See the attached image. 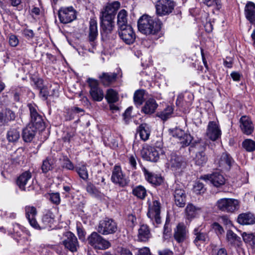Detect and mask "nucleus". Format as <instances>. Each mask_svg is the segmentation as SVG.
Here are the masks:
<instances>
[{
	"mask_svg": "<svg viewBox=\"0 0 255 255\" xmlns=\"http://www.w3.org/2000/svg\"><path fill=\"white\" fill-rule=\"evenodd\" d=\"M216 206L222 211L233 213L239 209L240 202L233 198H222L217 201Z\"/></svg>",
	"mask_w": 255,
	"mask_h": 255,
	"instance_id": "nucleus-3",
	"label": "nucleus"
},
{
	"mask_svg": "<svg viewBox=\"0 0 255 255\" xmlns=\"http://www.w3.org/2000/svg\"><path fill=\"white\" fill-rule=\"evenodd\" d=\"M128 12L125 9L121 10L117 15V25L119 29L130 26L128 24Z\"/></svg>",
	"mask_w": 255,
	"mask_h": 255,
	"instance_id": "nucleus-33",
	"label": "nucleus"
},
{
	"mask_svg": "<svg viewBox=\"0 0 255 255\" xmlns=\"http://www.w3.org/2000/svg\"><path fill=\"white\" fill-rule=\"evenodd\" d=\"M204 179L210 181L213 185L217 187H220L224 185L225 182V179L224 176L219 173H214L211 175H205Z\"/></svg>",
	"mask_w": 255,
	"mask_h": 255,
	"instance_id": "nucleus-24",
	"label": "nucleus"
},
{
	"mask_svg": "<svg viewBox=\"0 0 255 255\" xmlns=\"http://www.w3.org/2000/svg\"><path fill=\"white\" fill-rule=\"evenodd\" d=\"M63 237L62 243L65 248L72 252H76L79 248V243L76 236L71 232H66L64 233Z\"/></svg>",
	"mask_w": 255,
	"mask_h": 255,
	"instance_id": "nucleus-10",
	"label": "nucleus"
},
{
	"mask_svg": "<svg viewBox=\"0 0 255 255\" xmlns=\"http://www.w3.org/2000/svg\"><path fill=\"white\" fill-rule=\"evenodd\" d=\"M105 98L108 103H116L119 100L118 93L113 89L107 91Z\"/></svg>",
	"mask_w": 255,
	"mask_h": 255,
	"instance_id": "nucleus-42",
	"label": "nucleus"
},
{
	"mask_svg": "<svg viewBox=\"0 0 255 255\" xmlns=\"http://www.w3.org/2000/svg\"><path fill=\"white\" fill-rule=\"evenodd\" d=\"M159 144L158 149L155 147H150L143 150L142 152L143 157L147 161L152 162H156L160 155L164 153V151L162 148V143L161 142H158Z\"/></svg>",
	"mask_w": 255,
	"mask_h": 255,
	"instance_id": "nucleus-6",
	"label": "nucleus"
},
{
	"mask_svg": "<svg viewBox=\"0 0 255 255\" xmlns=\"http://www.w3.org/2000/svg\"><path fill=\"white\" fill-rule=\"evenodd\" d=\"M173 111V108L171 106H168L163 111L158 113L157 116L163 121H166L171 116Z\"/></svg>",
	"mask_w": 255,
	"mask_h": 255,
	"instance_id": "nucleus-44",
	"label": "nucleus"
},
{
	"mask_svg": "<svg viewBox=\"0 0 255 255\" xmlns=\"http://www.w3.org/2000/svg\"><path fill=\"white\" fill-rule=\"evenodd\" d=\"M244 241L246 243L252 242L253 245L255 247V234H247L245 232L242 234Z\"/></svg>",
	"mask_w": 255,
	"mask_h": 255,
	"instance_id": "nucleus-51",
	"label": "nucleus"
},
{
	"mask_svg": "<svg viewBox=\"0 0 255 255\" xmlns=\"http://www.w3.org/2000/svg\"><path fill=\"white\" fill-rule=\"evenodd\" d=\"M138 240L140 242H146L151 237V234L148 227L146 225H142L138 229Z\"/></svg>",
	"mask_w": 255,
	"mask_h": 255,
	"instance_id": "nucleus-31",
	"label": "nucleus"
},
{
	"mask_svg": "<svg viewBox=\"0 0 255 255\" xmlns=\"http://www.w3.org/2000/svg\"><path fill=\"white\" fill-rule=\"evenodd\" d=\"M194 192L197 194H201L204 193L206 191V188L202 183L197 182L194 186Z\"/></svg>",
	"mask_w": 255,
	"mask_h": 255,
	"instance_id": "nucleus-52",
	"label": "nucleus"
},
{
	"mask_svg": "<svg viewBox=\"0 0 255 255\" xmlns=\"http://www.w3.org/2000/svg\"><path fill=\"white\" fill-rule=\"evenodd\" d=\"M169 164L171 169L176 172H181L186 165V163L183 157L173 153L170 155Z\"/></svg>",
	"mask_w": 255,
	"mask_h": 255,
	"instance_id": "nucleus-13",
	"label": "nucleus"
},
{
	"mask_svg": "<svg viewBox=\"0 0 255 255\" xmlns=\"http://www.w3.org/2000/svg\"><path fill=\"white\" fill-rule=\"evenodd\" d=\"M129 162L133 169H135L136 167V161L135 157L133 155H131L129 158Z\"/></svg>",
	"mask_w": 255,
	"mask_h": 255,
	"instance_id": "nucleus-64",
	"label": "nucleus"
},
{
	"mask_svg": "<svg viewBox=\"0 0 255 255\" xmlns=\"http://www.w3.org/2000/svg\"><path fill=\"white\" fill-rule=\"evenodd\" d=\"M118 230L117 224L112 219L105 218L99 222L97 228L98 232L103 235L113 234Z\"/></svg>",
	"mask_w": 255,
	"mask_h": 255,
	"instance_id": "nucleus-4",
	"label": "nucleus"
},
{
	"mask_svg": "<svg viewBox=\"0 0 255 255\" xmlns=\"http://www.w3.org/2000/svg\"><path fill=\"white\" fill-rule=\"evenodd\" d=\"M88 38L90 42L94 41L98 36L97 22L94 19H91L89 22Z\"/></svg>",
	"mask_w": 255,
	"mask_h": 255,
	"instance_id": "nucleus-30",
	"label": "nucleus"
},
{
	"mask_svg": "<svg viewBox=\"0 0 255 255\" xmlns=\"http://www.w3.org/2000/svg\"><path fill=\"white\" fill-rule=\"evenodd\" d=\"M137 132L139 133L140 138L145 141L149 138L150 130L147 124H142L137 128Z\"/></svg>",
	"mask_w": 255,
	"mask_h": 255,
	"instance_id": "nucleus-34",
	"label": "nucleus"
},
{
	"mask_svg": "<svg viewBox=\"0 0 255 255\" xmlns=\"http://www.w3.org/2000/svg\"><path fill=\"white\" fill-rule=\"evenodd\" d=\"M28 220L30 225L34 229L39 230H41L42 229V227H40L39 224H38L37 222L35 219V217L28 219Z\"/></svg>",
	"mask_w": 255,
	"mask_h": 255,
	"instance_id": "nucleus-59",
	"label": "nucleus"
},
{
	"mask_svg": "<svg viewBox=\"0 0 255 255\" xmlns=\"http://www.w3.org/2000/svg\"><path fill=\"white\" fill-rule=\"evenodd\" d=\"M20 129L18 127H12L6 133V139L9 142L14 143L18 141L20 137Z\"/></svg>",
	"mask_w": 255,
	"mask_h": 255,
	"instance_id": "nucleus-25",
	"label": "nucleus"
},
{
	"mask_svg": "<svg viewBox=\"0 0 255 255\" xmlns=\"http://www.w3.org/2000/svg\"><path fill=\"white\" fill-rule=\"evenodd\" d=\"M23 34L25 37H27L28 38H32L34 36V32L33 30L31 29H24L23 31Z\"/></svg>",
	"mask_w": 255,
	"mask_h": 255,
	"instance_id": "nucleus-61",
	"label": "nucleus"
},
{
	"mask_svg": "<svg viewBox=\"0 0 255 255\" xmlns=\"http://www.w3.org/2000/svg\"><path fill=\"white\" fill-rule=\"evenodd\" d=\"M213 229L218 235H221L224 233V229L218 223L215 222L212 225Z\"/></svg>",
	"mask_w": 255,
	"mask_h": 255,
	"instance_id": "nucleus-53",
	"label": "nucleus"
},
{
	"mask_svg": "<svg viewBox=\"0 0 255 255\" xmlns=\"http://www.w3.org/2000/svg\"><path fill=\"white\" fill-rule=\"evenodd\" d=\"M227 238L231 244L237 245L240 246L241 241L240 237L237 236L232 231H228L227 233Z\"/></svg>",
	"mask_w": 255,
	"mask_h": 255,
	"instance_id": "nucleus-41",
	"label": "nucleus"
},
{
	"mask_svg": "<svg viewBox=\"0 0 255 255\" xmlns=\"http://www.w3.org/2000/svg\"><path fill=\"white\" fill-rule=\"evenodd\" d=\"M174 2L171 0H158L155 4L156 13L158 16L169 14L174 9Z\"/></svg>",
	"mask_w": 255,
	"mask_h": 255,
	"instance_id": "nucleus-5",
	"label": "nucleus"
},
{
	"mask_svg": "<svg viewBox=\"0 0 255 255\" xmlns=\"http://www.w3.org/2000/svg\"><path fill=\"white\" fill-rule=\"evenodd\" d=\"M194 235V243L196 246H199L200 243L205 242L208 239L207 234L202 232L199 228H195L193 231Z\"/></svg>",
	"mask_w": 255,
	"mask_h": 255,
	"instance_id": "nucleus-29",
	"label": "nucleus"
},
{
	"mask_svg": "<svg viewBox=\"0 0 255 255\" xmlns=\"http://www.w3.org/2000/svg\"><path fill=\"white\" fill-rule=\"evenodd\" d=\"M243 147L248 151H253L255 150V142L251 139H246L243 142Z\"/></svg>",
	"mask_w": 255,
	"mask_h": 255,
	"instance_id": "nucleus-49",
	"label": "nucleus"
},
{
	"mask_svg": "<svg viewBox=\"0 0 255 255\" xmlns=\"http://www.w3.org/2000/svg\"><path fill=\"white\" fill-rule=\"evenodd\" d=\"M157 107L156 101L153 99H150L145 102L141 111L145 114H151L154 112Z\"/></svg>",
	"mask_w": 255,
	"mask_h": 255,
	"instance_id": "nucleus-36",
	"label": "nucleus"
},
{
	"mask_svg": "<svg viewBox=\"0 0 255 255\" xmlns=\"http://www.w3.org/2000/svg\"><path fill=\"white\" fill-rule=\"evenodd\" d=\"M173 195L176 205L179 207H183L186 203V196L182 186L176 184Z\"/></svg>",
	"mask_w": 255,
	"mask_h": 255,
	"instance_id": "nucleus-17",
	"label": "nucleus"
},
{
	"mask_svg": "<svg viewBox=\"0 0 255 255\" xmlns=\"http://www.w3.org/2000/svg\"><path fill=\"white\" fill-rule=\"evenodd\" d=\"M8 41L9 45L12 47L16 46L19 43L18 39L15 35H9Z\"/></svg>",
	"mask_w": 255,
	"mask_h": 255,
	"instance_id": "nucleus-56",
	"label": "nucleus"
},
{
	"mask_svg": "<svg viewBox=\"0 0 255 255\" xmlns=\"http://www.w3.org/2000/svg\"><path fill=\"white\" fill-rule=\"evenodd\" d=\"M101 237L102 236L98 233L93 232L88 238V243L94 248L95 246H96L97 243L100 241Z\"/></svg>",
	"mask_w": 255,
	"mask_h": 255,
	"instance_id": "nucleus-46",
	"label": "nucleus"
},
{
	"mask_svg": "<svg viewBox=\"0 0 255 255\" xmlns=\"http://www.w3.org/2000/svg\"><path fill=\"white\" fill-rule=\"evenodd\" d=\"M161 25L162 22L159 19H153L146 14L141 16L137 22L138 30L146 35L155 34L160 30Z\"/></svg>",
	"mask_w": 255,
	"mask_h": 255,
	"instance_id": "nucleus-2",
	"label": "nucleus"
},
{
	"mask_svg": "<svg viewBox=\"0 0 255 255\" xmlns=\"http://www.w3.org/2000/svg\"><path fill=\"white\" fill-rule=\"evenodd\" d=\"M88 84L90 87V94L93 100L100 102L104 97L103 90L99 87V83L96 80L89 78Z\"/></svg>",
	"mask_w": 255,
	"mask_h": 255,
	"instance_id": "nucleus-12",
	"label": "nucleus"
},
{
	"mask_svg": "<svg viewBox=\"0 0 255 255\" xmlns=\"http://www.w3.org/2000/svg\"><path fill=\"white\" fill-rule=\"evenodd\" d=\"M42 222L43 224V226L42 227V229L46 228H51L52 224L55 222V216L50 211H48L45 214L42 218Z\"/></svg>",
	"mask_w": 255,
	"mask_h": 255,
	"instance_id": "nucleus-38",
	"label": "nucleus"
},
{
	"mask_svg": "<svg viewBox=\"0 0 255 255\" xmlns=\"http://www.w3.org/2000/svg\"><path fill=\"white\" fill-rule=\"evenodd\" d=\"M31 117L30 123L38 128L42 129L44 128V123L42 117L38 112V107L35 104H29L28 105Z\"/></svg>",
	"mask_w": 255,
	"mask_h": 255,
	"instance_id": "nucleus-8",
	"label": "nucleus"
},
{
	"mask_svg": "<svg viewBox=\"0 0 255 255\" xmlns=\"http://www.w3.org/2000/svg\"><path fill=\"white\" fill-rule=\"evenodd\" d=\"M161 205L159 201L154 200L151 203L148 202V210L147 215L152 221L154 220L157 224L161 223Z\"/></svg>",
	"mask_w": 255,
	"mask_h": 255,
	"instance_id": "nucleus-9",
	"label": "nucleus"
},
{
	"mask_svg": "<svg viewBox=\"0 0 255 255\" xmlns=\"http://www.w3.org/2000/svg\"><path fill=\"white\" fill-rule=\"evenodd\" d=\"M221 134V131L218 125L215 122H210L208 124L206 135L207 136L213 141L217 140Z\"/></svg>",
	"mask_w": 255,
	"mask_h": 255,
	"instance_id": "nucleus-19",
	"label": "nucleus"
},
{
	"mask_svg": "<svg viewBox=\"0 0 255 255\" xmlns=\"http://www.w3.org/2000/svg\"><path fill=\"white\" fill-rule=\"evenodd\" d=\"M117 74L116 73H103L99 79L101 83L105 86H109L114 83L117 79Z\"/></svg>",
	"mask_w": 255,
	"mask_h": 255,
	"instance_id": "nucleus-26",
	"label": "nucleus"
},
{
	"mask_svg": "<svg viewBox=\"0 0 255 255\" xmlns=\"http://www.w3.org/2000/svg\"><path fill=\"white\" fill-rule=\"evenodd\" d=\"M238 222L241 225H252L255 223V216L251 213H242L239 215Z\"/></svg>",
	"mask_w": 255,
	"mask_h": 255,
	"instance_id": "nucleus-27",
	"label": "nucleus"
},
{
	"mask_svg": "<svg viewBox=\"0 0 255 255\" xmlns=\"http://www.w3.org/2000/svg\"><path fill=\"white\" fill-rule=\"evenodd\" d=\"M111 181L114 184L121 187L127 186L129 181L126 175L123 173L121 166L117 165L114 167L112 171Z\"/></svg>",
	"mask_w": 255,
	"mask_h": 255,
	"instance_id": "nucleus-7",
	"label": "nucleus"
},
{
	"mask_svg": "<svg viewBox=\"0 0 255 255\" xmlns=\"http://www.w3.org/2000/svg\"><path fill=\"white\" fill-rule=\"evenodd\" d=\"M145 178L150 183L157 185H160L163 181L162 178L160 176L149 172L147 169L143 170Z\"/></svg>",
	"mask_w": 255,
	"mask_h": 255,
	"instance_id": "nucleus-32",
	"label": "nucleus"
},
{
	"mask_svg": "<svg viewBox=\"0 0 255 255\" xmlns=\"http://www.w3.org/2000/svg\"><path fill=\"white\" fill-rule=\"evenodd\" d=\"M170 232L171 228L170 227L169 224L166 222L164 226L163 235L164 238L168 237L169 235Z\"/></svg>",
	"mask_w": 255,
	"mask_h": 255,
	"instance_id": "nucleus-62",
	"label": "nucleus"
},
{
	"mask_svg": "<svg viewBox=\"0 0 255 255\" xmlns=\"http://www.w3.org/2000/svg\"><path fill=\"white\" fill-rule=\"evenodd\" d=\"M131 110V107L128 108L123 114L124 120L126 123H127L130 119Z\"/></svg>",
	"mask_w": 255,
	"mask_h": 255,
	"instance_id": "nucleus-60",
	"label": "nucleus"
},
{
	"mask_svg": "<svg viewBox=\"0 0 255 255\" xmlns=\"http://www.w3.org/2000/svg\"><path fill=\"white\" fill-rule=\"evenodd\" d=\"M185 211L187 218L188 219H192L199 215L201 212V209L190 204L187 206Z\"/></svg>",
	"mask_w": 255,
	"mask_h": 255,
	"instance_id": "nucleus-37",
	"label": "nucleus"
},
{
	"mask_svg": "<svg viewBox=\"0 0 255 255\" xmlns=\"http://www.w3.org/2000/svg\"><path fill=\"white\" fill-rule=\"evenodd\" d=\"M32 175L29 171H26L20 174L17 178L16 184L19 188L23 191H25L26 188L29 191L30 188L31 180Z\"/></svg>",
	"mask_w": 255,
	"mask_h": 255,
	"instance_id": "nucleus-16",
	"label": "nucleus"
},
{
	"mask_svg": "<svg viewBox=\"0 0 255 255\" xmlns=\"http://www.w3.org/2000/svg\"><path fill=\"white\" fill-rule=\"evenodd\" d=\"M120 6V2L115 1L108 4L101 12V27L102 30L106 34L110 33L113 31L115 26V15Z\"/></svg>",
	"mask_w": 255,
	"mask_h": 255,
	"instance_id": "nucleus-1",
	"label": "nucleus"
},
{
	"mask_svg": "<svg viewBox=\"0 0 255 255\" xmlns=\"http://www.w3.org/2000/svg\"><path fill=\"white\" fill-rule=\"evenodd\" d=\"M40 90V96L44 100H46L49 96V92L47 87L43 86Z\"/></svg>",
	"mask_w": 255,
	"mask_h": 255,
	"instance_id": "nucleus-55",
	"label": "nucleus"
},
{
	"mask_svg": "<svg viewBox=\"0 0 255 255\" xmlns=\"http://www.w3.org/2000/svg\"><path fill=\"white\" fill-rule=\"evenodd\" d=\"M119 34L121 38L127 44L133 43L135 39V34L131 26L119 29Z\"/></svg>",
	"mask_w": 255,
	"mask_h": 255,
	"instance_id": "nucleus-15",
	"label": "nucleus"
},
{
	"mask_svg": "<svg viewBox=\"0 0 255 255\" xmlns=\"http://www.w3.org/2000/svg\"><path fill=\"white\" fill-rule=\"evenodd\" d=\"M38 129L40 128L33 126L32 124H28L22 130V136L24 141L31 142L35 137Z\"/></svg>",
	"mask_w": 255,
	"mask_h": 255,
	"instance_id": "nucleus-23",
	"label": "nucleus"
},
{
	"mask_svg": "<svg viewBox=\"0 0 255 255\" xmlns=\"http://www.w3.org/2000/svg\"><path fill=\"white\" fill-rule=\"evenodd\" d=\"M75 170L79 177L84 180H87L88 179V172L85 164H79L75 167Z\"/></svg>",
	"mask_w": 255,
	"mask_h": 255,
	"instance_id": "nucleus-40",
	"label": "nucleus"
},
{
	"mask_svg": "<svg viewBox=\"0 0 255 255\" xmlns=\"http://www.w3.org/2000/svg\"><path fill=\"white\" fill-rule=\"evenodd\" d=\"M15 117V113L8 109H6L2 112H0V120L3 124L14 120Z\"/></svg>",
	"mask_w": 255,
	"mask_h": 255,
	"instance_id": "nucleus-35",
	"label": "nucleus"
},
{
	"mask_svg": "<svg viewBox=\"0 0 255 255\" xmlns=\"http://www.w3.org/2000/svg\"><path fill=\"white\" fill-rule=\"evenodd\" d=\"M187 233L185 226L183 224H179L174 230V239L178 244H181L185 241Z\"/></svg>",
	"mask_w": 255,
	"mask_h": 255,
	"instance_id": "nucleus-22",
	"label": "nucleus"
},
{
	"mask_svg": "<svg viewBox=\"0 0 255 255\" xmlns=\"http://www.w3.org/2000/svg\"><path fill=\"white\" fill-rule=\"evenodd\" d=\"M171 133L173 137L179 139L182 146L189 145L192 140V137L190 134L185 133L184 131L180 128H175L172 130Z\"/></svg>",
	"mask_w": 255,
	"mask_h": 255,
	"instance_id": "nucleus-18",
	"label": "nucleus"
},
{
	"mask_svg": "<svg viewBox=\"0 0 255 255\" xmlns=\"http://www.w3.org/2000/svg\"><path fill=\"white\" fill-rule=\"evenodd\" d=\"M245 15L246 18L250 21H252L255 18V4L253 2H248L245 6Z\"/></svg>",
	"mask_w": 255,
	"mask_h": 255,
	"instance_id": "nucleus-39",
	"label": "nucleus"
},
{
	"mask_svg": "<svg viewBox=\"0 0 255 255\" xmlns=\"http://www.w3.org/2000/svg\"><path fill=\"white\" fill-rule=\"evenodd\" d=\"M50 201L54 204L58 205L60 202V195L58 193H54L50 194Z\"/></svg>",
	"mask_w": 255,
	"mask_h": 255,
	"instance_id": "nucleus-54",
	"label": "nucleus"
},
{
	"mask_svg": "<svg viewBox=\"0 0 255 255\" xmlns=\"http://www.w3.org/2000/svg\"><path fill=\"white\" fill-rule=\"evenodd\" d=\"M77 235L80 240L84 241L85 239L86 232L85 230L80 226H77Z\"/></svg>",
	"mask_w": 255,
	"mask_h": 255,
	"instance_id": "nucleus-58",
	"label": "nucleus"
},
{
	"mask_svg": "<svg viewBox=\"0 0 255 255\" xmlns=\"http://www.w3.org/2000/svg\"><path fill=\"white\" fill-rule=\"evenodd\" d=\"M25 212L26 217L27 219L35 217L37 214L36 209L33 206H26L25 207Z\"/></svg>",
	"mask_w": 255,
	"mask_h": 255,
	"instance_id": "nucleus-48",
	"label": "nucleus"
},
{
	"mask_svg": "<svg viewBox=\"0 0 255 255\" xmlns=\"http://www.w3.org/2000/svg\"><path fill=\"white\" fill-rule=\"evenodd\" d=\"M58 17L61 22L70 23L76 18V11L72 6L61 8L58 11Z\"/></svg>",
	"mask_w": 255,
	"mask_h": 255,
	"instance_id": "nucleus-11",
	"label": "nucleus"
},
{
	"mask_svg": "<svg viewBox=\"0 0 255 255\" xmlns=\"http://www.w3.org/2000/svg\"><path fill=\"white\" fill-rule=\"evenodd\" d=\"M62 167L70 170H73L75 169L73 163L67 156L63 157Z\"/></svg>",
	"mask_w": 255,
	"mask_h": 255,
	"instance_id": "nucleus-50",
	"label": "nucleus"
},
{
	"mask_svg": "<svg viewBox=\"0 0 255 255\" xmlns=\"http://www.w3.org/2000/svg\"><path fill=\"white\" fill-rule=\"evenodd\" d=\"M240 127L245 134L250 135L254 131V127L250 118L246 116H242L240 119Z\"/></svg>",
	"mask_w": 255,
	"mask_h": 255,
	"instance_id": "nucleus-21",
	"label": "nucleus"
},
{
	"mask_svg": "<svg viewBox=\"0 0 255 255\" xmlns=\"http://www.w3.org/2000/svg\"><path fill=\"white\" fill-rule=\"evenodd\" d=\"M206 147V144L203 142H199L196 144V148L199 150V151L197 152L196 156L194 158L196 165L203 166L207 163L208 158L204 152Z\"/></svg>",
	"mask_w": 255,
	"mask_h": 255,
	"instance_id": "nucleus-14",
	"label": "nucleus"
},
{
	"mask_svg": "<svg viewBox=\"0 0 255 255\" xmlns=\"http://www.w3.org/2000/svg\"><path fill=\"white\" fill-rule=\"evenodd\" d=\"M87 191L91 195H96L98 193V190L96 187L91 183H88L87 188Z\"/></svg>",
	"mask_w": 255,
	"mask_h": 255,
	"instance_id": "nucleus-57",
	"label": "nucleus"
},
{
	"mask_svg": "<svg viewBox=\"0 0 255 255\" xmlns=\"http://www.w3.org/2000/svg\"><path fill=\"white\" fill-rule=\"evenodd\" d=\"M233 161L229 154L227 153H223L216 162L218 166L221 168V170L228 171L231 168Z\"/></svg>",
	"mask_w": 255,
	"mask_h": 255,
	"instance_id": "nucleus-20",
	"label": "nucleus"
},
{
	"mask_svg": "<svg viewBox=\"0 0 255 255\" xmlns=\"http://www.w3.org/2000/svg\"><path fill=\"white\" fill-rule=\"evenodd\" d=\"M137 255H151L149 249L146 247L139 249Z\"/></svg>",
	"mask_w": 255,
	"mask_h": 255,
	"instance_id": "nucleus-63",
	"label": "nucleus"
},
{
	"mask_svg": "<svg viewBox=\"0 0 255 255\" xmlns=\"http://www.w3.org/2000/svg\"><path fill=\"white\" fill-rule=\"evenodd\" d=\"M144 91L138 90L135 92L133 96L134 102L136 105H141L144 100Z\"/></svg>",
	"mask_w": 255,
	"mask_h": 255,
	"instance_id": "nucleus-45",
	"label": "nucleus"
},
{
	"mask_svg": "<svg viewBox=\"0 0 255 255\" xmlns=\"http://www.w3.org/2000/svg\"><path fill=\"white\" fill-rule=\"evenodd\" d=\"M132 193L137 198L143 199L146 196V190L143 186L139 185L133 189Z\"/></svg>",
	"mask_w": 255,
	"mask_h": 255,
	"instance_id": "nucleus-43",
	"label": "nucleus"
},
{
	"mask_svg": "<svg viewBox=\"0 0 255 255\" xmlns=\"http://www.w3.org/2000/svg\"><path fill=\"white\" fill-rule=\"evenodd\" d=\"M56 159L53 156H48L42 162L41 170L44 173L52 170L55 167Z\"/></svg>",
	"mask_w": 255,
	"mask_h": 255,
	"instance_id": "nucleus-28",
	"label": "nucleus"
},
{
	"mask_svg": "<svg viewBox=\"0 0 255 255\" xmlns=\"http://www.w3.org/2000/svg\"><path fill=\"white\" fill-rule=\"evenodd\" d=\"M110 246V243L102 237L94 248L99 250H105L109 248Z\"/></svg>",
	"mask_w": 255,
	"mask_h": 255,
	"instance_id": "nucleus-47",
	"label": "nucleus"
}]
</instances>
